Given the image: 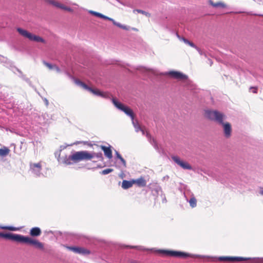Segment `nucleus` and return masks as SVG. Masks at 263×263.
<instances>
[{
	"mask_svg": "<svg viewBox=\"0 0 263 263\" xmlns=\"http://www.w3.org/2000/svg\"><path fill=\"white\" fill-rule=\"evenodd\" d=\"M30 168L33 171H35V168H37L38 172H40L41 170L42 165L41 163H33L30 164Z\"/></svg>",
	"mask_w": 263,
	"mask_h": 263,
	"instance_id": "obj_21",
	"label": "nucleus"
},
{
	"mask_svg": "<svg viewBox=\"0 0 263 263\" xmlns=\"http://www.w3.org/2000/svg\"><path fill=\"white\" fill-rule=\"evenodd\" d=\"M158 252L161 254L162 255L166 256L175 257L181 258H186L189 257H192V255L189 253L177 251L159 250Z\"/></svg>",
	"mask_w": 263,
	"mask_h": 263,
	"instance_id": "obj_4",
	"label": "nucleus"
},
{
	"mask_svg": "<svg viewBox=\"0 0 263 263\" xmlns=\"http://www.w3.org/2000/svg\"><path fill=\"white\" fill-rule=\"evenodd\" d=\"M112 102L114 105L119 109L124 111L127 115L130 116L133 120L134 118V114L133 110L128 107L124 105L121 103L118 102L116 99L113 98L112 99Z\"/></svg>",
	"mask_w": 263,
	"mask_h": 263,
	"instance_id": "obj_7",
	"label": "nucleus"
},
{
	"mask_svg": "<svg viewBox=\"0 0 263 263\" xmlns=\"http://www.w3.org/2000/svg\"><path fill=\"white\" fill-rule=\"evenodd\" d=\"M68 249L76 253L82 254H89L90 251L83 247H69Z\"/></svg>",
	"mask_w": 263,
	"mask_h": 263,
	"instance_id": "obj_12",
	"label": "nucleus"
},
{
	"mask_svg": "<svg viewBox=\"0 0 263 263\" xmlns=\"http://www.w3.org/2000/svg\"><path fill=\"white\" fill-rule=\"evenodd\" d=\"M139 127H140L139 125H135V127L136 128V131L137 132H138L140 129L138 128Z\"/></svg>",
	"mask_w": 263,
	"mask_h": 263,
	"instance_id": "obj_33",
	"label": "nucleus"
},
{
	"mask_svg": "<svg viewBox=\"0 0 263 263\" xmlns=\"http://www.w3.org/2000/svg\"><path fill=\"white\" fill-rule=\"evenodd\" d=\"M209 3L211 5H212L213 7L217 8V7H221V8H226L227 5L223 2H219L217 3H214L212 1L210 0L209 1Z\"/></svg>",
	"mask_w": 263,
	"mask_h": 263,
	"instance_id": "obj_18",
	"label": "nucleus"
},
{
	"mask_svg": "<svg viewBox=\"0 0 263 263\" xmlns=\"http://www.w3.org/2000/svg\"><path fill=\"white\" fill-rule=\"evenodd\" d=\"M111 21V22H112L113 24H114L115 25H116V26H117L119 27V28H121L122 26V24H120V23H117V22H115L114 20H113V21Z\"/></svg>",
	"mask_w": 263,
	"mask_h": 263,
	"instance_id": "obj_28",
	"label": "nucleus"
},
{
	"mask_svg": "<svg viewBox=\"0 0 263 263\" xmlns=\"http://www.w3.org/2000/svg\"><path fill=\"white\" fill-rule=\"evenodd\" d=\"M134 184H136L138 186L144 187L146 185V181L142 177L133 180Z\"/></svg>",
	"mask_w": 263,
	"mask_h": 263,
	"instance_id": "obj_14",
	"label": "nucleus"
},
{
	"mask_svg": "<svg viewBox=\"0 0 263 263\" xmlns=\"http://www.w3.org/2000/svg\"><path fill=\"white\" fill-rule=\"evenodd\" d=\"M172 160L182 168L185 170H191L192 166L186 162L181 160L178 156H172Z\"/></svg>",
	"mask_w": 263,
	"mask_h": 263,
	"instance_id": "obj_10",
	"label": "nucleus"
},
{
	"mask_svg": "<svg viewBox=\"0 0 263 263\" xmlns=\"http://www.w3.org/2000/svg\"><path fill=\"white\" fill-rule=\"evenodd\" d=\"M250 89H253V91L252 92L254 93H256L257 92V87H250Z\"/></svg>",
	"mask_w": 263,
	"mask_h": 263,
	"instance_id": "obj_29",
	"label": "nucleus"
},
{
	"mask_svg": "<svg viewBox=\"0 0 263 263\" xmlns=\"http://www.w3.org/2000/svg\"><path fill=\"white\" fill-rule=\"evenodd\" d=\"M53 4L55 6L57 7H60L61 8V7H62L63 5H61L60 4L58 3V2H53Z\"/></svg>",
	"mask_w": 263,
	"mask_h": 263,
	"instance_id": "obj_31",
	"label": "nucleus"
},
{
	"mask_svg": "<svg viewBox=\"0 0 263 263\" xmlns=\"http://www.w3.org/2000/svg\"><path fill=\"white\" fill-rule=\"evenodd\" d=\"M21 243L27 244L34 247L35 249L43 251L44 250V243L36 239L22 235Z\"/></svg>",
	"mask_w": 263,
	"mask_h": 263,
	"instance_id": "obj_5",
	"label": "nucleus"
},
{
	"mask_svg": "<svg viewBox=\"0 0 263 263\" xmlns=\"http://www.w3.org/2000/svg\"><path fill=\"white\" fill-rule=\"evenodd\" d=\"M75 83L80 86L82 87L84 89H86L92 93H93L95 95L100 96L102 97L106 98L107 97V93L101 91L98 89H93L88 86H87L86 84H85L84 82L80 81L79 80H75Z\"/></svg>",
	"mask_w": 263,
	"mask_h": 263,
	"instance_id": "obj_6",
	"label": "nucleus"
},
{
	"mask_svg": "<svg viewBox=\"0 0 263 263\" xmlns=\"http://www.w3.org/2000/svg\"><path fill=\"white\" fill-rule=\"evenodd\" d=\"M218 260L224 262H236L246 260L247 258L241 257L221 256L218 258Z\"/></svg>",
	"mask_w": 263,
	"mask_h": 263,
	"instance_id": "obj_9",
	"label": "nucleus"
},
{
	"mask_svg": "<svg viewBox=\"0 0 263 263\" xmlns=\"http://www.w3.org/2000/svg\"><path fill=\"white\" fill-rule=\"evenodd\" d=\"M204 116L206 118L216 122L223 126L224 136L229 138L231 136L232 127L229 122H223V119L225 116L223 114L217 111L213 110H205L204 111Z\"/></svg>",
	"mask_w": 263,
	"mask_h": 263,
	"instance_id": "obj_1",
	"label": "nucleus"
},
{
	"mask_svg": "<svg viewBox=\"0 0 263 263\" xmlns=\"http://www.w3.org/2000/svg\"><path fill=\"white\" fill-rule=\"evenodd\" d=\"M43 64L44 65H45L48 69L52 70V69H55L58 72H60V70L59 67H58L55 65H52L50 63H48L46 62H44Z\"/></svg>",
	"mask_w": 263,
	"mask_h": 263,
	"instance_id": "obj_20",
	"label": "nucleus"
},
{
	"mask_svg": "<svg viewBox=\"0 0 263 263\" xmlns=\"http://www.w3.org/2000/svg\"><path fill=\"white\" fill-rule=\"evenodd\" d=\"M122 29H124V30H127L129 29V27L126 26H125V25H123L122 26V27H121Z\"/></svg>",
	"mask_w": 263,
	"mask_h": 263,
	"instance_id": "obj_32",
	"label": "nucleus"
},
{
	"mask_svg": "<svg viewBox=\"0 0 263 263\" xmlns=\"http://www.w3.org/2000/svg\"><path fill=\"white\" fill-rule=\"evenodd\" d=\"M61 8L63 9H64L67 11H69V12H72V11H73L72 9L71 8H70V7H65L64 6H62V7H61Z\"/></svg>",
	"mask_w": 263,
	"mask_h": 263,
	"instance_id": "obj_27",
	"label": "nucleus"
},
{
	"mask_svg": "<svg viewBox=\"0 0 263 263\" xmlns=\"http://www.w3.org/2000/svg\"><path fill=\"white\" fill-rule=\"evenodd\" d=\"M101 148L103 151L105 156L108 159H111L112 157V151L110 147L101 145Z\"/></svg>",
	"mask_w": 263,
	"mask_h": 263,
	"instance_id": "obj_13",
	"label": "nucleus"
},
{
	"mask_svg": "<svg viewBox=\"0 0 263 263\" xmlns=\"http://www.w3.org/2000/svg\"><path fill=\"white\" fill-rule=\"evenodd\" d=\"M113 171V169L111 168H107L103 170L102 171V174L103 175H106L108 174Z\"/></svg>",
	"mask_w": 263,
	"mask_h": 263,
	"instance_id": "obj_24",
	"label": "nucleus"
},
{
	"mask_svg": "<svg viewBox=\"0 0 263 263\" xmlns=\"http://www.w3.org/2000/svg\"><path fill=\"white\" fill-rule=\"evenodd\" d=\"M2 229H5V230H10V231H16V230H17V229L16 228L13 227H11V226L3 227H2Z\"/></svg>",
	"mask_w": 263,
	"mask_h": 263,
	"instance_id": "obj_25",
	"label": "nucleus"
},
{
	"mask_svg": "<svg viewBox=\"0 0 263 263\" xmlns=\"http://www.w3.org/2000/svg\"><path fill=\"white\" fill-rule=\"evenodd\" d=\"M10 152V150L7 147L4 146L2 148H0V156L5 157L7 156Z\"/></svg>",
	"mask_w": 263,
	"mask_h": 263,
	"instance_id": "obj_19",
	"label": "nucleus"
},
{
	"mask_svg": "<svg viewBox=\"0 0 263 263\" xmlns=\"http://www.w3.org/2000/svg\"><path fill=\"white\" fill-rule=\"evenodd\" d=\"M259 262H263V259H262L261 261H259Z\"/></svg>",
	"mask_w": 263,
	"mask_h": 263,
	"instance_id": "obj_39",
	"label": "nucleus"
},
{
	"mask_svg": "<svg viewBox=\"0 0 263 263\" xmlns=\"http://www.w3.org/2000/svg\"><path fill=\"white\" fill-rule=\"evenodd\" d=\"M128 247H129V248H136L138 250H140V247H138V246H128Z\"/></svg>",
	"mask_w": 263,
	"mask_h": 263,
	"instance_id": "obj_35",
	"label": "nucleus"
},
{
	"mask_svg": "<svg viewBox=\"0 0 263 263\" xmlns=\"http://www.w3.org/2000/svg\"><path fill=\"white\" fill-rule=\"evenodd\" d=\"M16 30L20 35L25 38L28 39L30 41L46 43V42L43 38L40 36L32 34L26 30L21 28H17Z\"/></svg>",
	"mask_w": 263,
	"mask_h": 263,
	"instance_id": "obj_3",
	"label": "nucleus"
},
{
	"mask_svg": "<svg viewBox=\"0 0 263 263\" xmlns=\"http://www.w3.org/2000/svg\"><path fill=\"white\" fill-rule=\"evenodd\" d=\"M41 230L38 227H34L32 228L30 231V235L31 236H39L41 234Z\"/></svg>",
	"mask_w": 263,
	"mask_h": 263,
	"instance_id": "obj_15",
	"label": "nucleus"
},
{
	"mask_svg": "<svg viewBox=\"0 0 263 263\" xmlns=\"http://www.w3.org/2000/svg\"><path fill=\"white\" fill-rule=\"evenodd\" d=\"M138 128H139L140 129V130L142 132V134H143V135H144V134H145V131H144V129H143V128H142L141 127H139Z\"/></svg>",
	"mask_w": 263,
	"mask_h": 263,
	"instance_id": "obj_36",
	"label": "nucleus"
},
{
	"mask_svg": "<svg viewBox=\"0 0 263 263\" xmlns=\"http://www.w3.org/2000/svg\"><path fill=\"white\" fill-rule=\"evenodd\" d=\"M137 12L139 13H141L142 14H144L145 15V16H147V17H150L151 16V14L149 13L148 12H147L146 11H144L143 10H140V9H135L133 11L134 12Z\"/></svg>",
	"mask_w": 263,
	"mask_h": 263,
	"instance_id": "obj_23",
	"label": "nucleus"
},
{
	"mask_svg": "<svg viewBox=\"0 0 263 263\" xmlns=\"http://www.w3.org/2000/svg\"><path fill=\"white\" fill-rule=\"evenodd\" d=\"M95 157L102 158V154L101 153H90L87 151L76 152L68 157H65L63 162L66 165H70L83 160H90Z\"/></svg>",
	"mask_w": 263,
	"mask_h": 263,
	"instance_id": "obj_2",
	"label": "nucleus"
},
{
	"mask_svg": "<svg viewBox=\"0 0 263 263\" xmlns=\"http://www.w3.org/2000/svg\"><path fill=\"white\" fill-rule=\"evenodd\" d=\"M134 184V182L133 180H130V181H127L126 180H124L122 183V187L125 190L128 189L131 187Z\"/></svg>",
	"mask_w": 263,
	"mask_h": 263,
	"instance_id": "obj_17",
	"label": "nucleus"
},
{
	"mask_svg": "<svg viewBox=\"0 0 263 263\" xmlns=\"http://www.w3.org/2000/svg\"><path fill=\"white\" fill-rule=\"evenodd\" d=\"M120 160H121V161L122 162V163H123L124 166H126V161L125 160L123 159V158L122 157L121 158H120Z\"/></svg>",
	"mask_w": 263,
	"mask_h": 263,
	"instance_id": "obj_30",
	"label": "nucleus"
},
{
	"mask_svg": "<svg viewBox=\"0 0 263 263\" xmlns=\"http://www.w3.org/2000/svg\"><path fill=\"white\" fill-rule=\"evenodd\" d=\"M189 203L192 208H195L197 204L196 199L194 197H192L189 200Z\"/></svg>",
	"mask_w": 263,
	"mask_h": 263,
	"instance_id": "obj_22",
	"label": "nucleus"
},
{
	"mask_svg": "<svg viewBox=\"0 0 263 263\" xmlns=\"http://www.w3.org/2000/svg\"><path fill=\"white\" fill-rule=\"evenodd\" d=\"M183 41L184 42V43H185L186 44H189V45H190L191 46L193 47H195L196 46L195 45V44L192 43V42H191L190 41H189V40H186V39H183Z\"/></svg>",
	"mask_w": 263,
	"mask_h": 263,
	"instance_id": "obj_26",
	"label": "nucleus"
},
{
	"mask_svg": "<svg viewBox=\"0 0 263 263\" xmlns=\"http://www.w3.org/2000/svg\"><path fill=\"white\" fill-rule=\"evenodd\" d=\"M260 194L263 195V190L261 191Z\"/></svg>",
	"mask_w": 263,
	"mask_h": 263,
	"instance_id": "obj_37",
	"label": "nucleus"
},
{
	"mask_svg": "<svg viewBox=\"0 0 263 263\" xmlns=\"http://www.w3.org/2000/svg\"><path fill=\"white\" fill-rule=\"evenodd\" d=\"M116 154L117 157L118 158H119V159H120V158L122 157L121 155L118 152H116Z\"/></svg>",
	"mask_w": 263,
	"mask_h": 263,
	"instance_id": "obj_34",
	"label": "nucleus"
},
{
	"mask_svg": "<svg viewBox=\"0 0 263 263\" xmlns=\"http://www.w3.org/2000/svg\"><path fill=\"white\" fill-rule=\"evenodd\" d=\"M168 75L171 78L178 80H185L187 79V76L179 71H171L168 73Z\"/></svg>",
	"mask_w": 263,
	"mask_h": 263,
	"instance_id": "obj_11",
	"label": "nucleus"
},
{
	"mask_svg": "<svg viewBox=\"0 0 263 263\" xmlns=\"http://www.w3.org/2000/svg\"><path fill=\"white\" fill-rule=\"evenodd\" d=\"M0 237L7 239L12 240L18 242H21L22 235L11 233H0Z\"/></svg>",
	"mask_w": 263,
	"mask_h": 263,
	"instance_id": "obj_8",
	"label": "nucleus"
},
{
	"mask_svg": "<svg viewBox=\"0 0 263 263\" xmlns=\"http://www.w3.org/2000/svg\"><path fill=\"white\" fill-rule=\"evenodd\" d=\"M146 136H147V137L149 136V134H148L147 132H146Z\"/></svg>",
	"mask_w": 263,
	"mask_h": 263,
	"instance_id": "obj_38",
	"label": "nucleus"
},
{
	"mask_svg": "<svg viewBox=\"0 0 263 263\" xmlns=\"http://www.w3.org/2000/svg\"><path fill=\"white\" fill-rule=\"evenodd\" d=\"M89 12L92 14L93 15H95L96 16H97L98 17H100V18H103V19H105V20H109V21H113V19L111 18H110L107 16H105L100 13H99V12H96V11H92V10H90L89 11Z\"/></svg>",
	"mask_w": 263,
	"mask_h": 263,
	"instance_id": "obj_16",
	"label": "nucleus"
}]
</instances>
